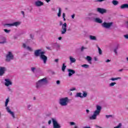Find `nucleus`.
I'll return each mask as SVG.
<instances>
[{"instance_id":"nucleus-1","label":"nucleus","mask_w":128,"mask_h":128,"mask_svg":"<svg viewBox=\"0 0 128 128\" xmlns=\"http://www.w3.org/2000/svg\"><path fill=\"white\" fill-rule=\"evenodd\" d=\"M45 54L44 52H42V50H34V54L35 56H40L41 60H42L44 64H46V60H48V57L44 55Z\"/></svg>"},{"instance_id":"nucleus-2","label":"nucleus","mask_w":128,"mask_h":128,"mask_svg":"<svg viewBox=\"0 0 128 128\" xmlns=\"http://www.w3.org/2000/svg\"><path fill=\"white\" fill-rule=\"evenodd\" d=\"M100 110H102V107L99 106H96V110L94 111V114L90 117V120H96V116L100 114Z\"/></svg>"},{"instance_id":"nucleus-3","label":"nucleus","mask_w":128,"mask_h":128,"mask_svg":"<svg viewBox=\"0 0 128 128\" xmlns=\"http://www.w3.org/2000/svg\"><path fill=\"white\" fill-rule=\"evenodd\" d=\"M59 104L62 106H68V97H66L65 98H60V100Z\"/></svg>"},{"instance_id":"nucleus-4","label":"nucleus","mask_w":128,"mask_h":128,"mask_svg":"<svg viewBox=\"0 0 128 128\" xmlns=\"http://www.w3.org/2000/svg\"><path fill=\"white\" fill-rule=\"evenodd\" d=\"M6 62H8L12 60H14V56L11 52H8V54H6Z\"/></svg>"},{"instance_id":"nucleus-5","label":"nucleus","mask_w":128,"mask_h":128,"mask_svg":"<svg viewBox=\"0 0 128 128\" xmlns=\"http://www.w3.org/2000/svg\"><path fill=\"white\" fill-rule=\"evenodd\" d=\"M8 102H10V100H9L8 98H7V99L6 100V102H5V106L6 107V110L7 112H8L9 114H10L12 115V118H14V114L12 112V111L10 110V108L7 107V106H8Z\"/></svg>"},{"instance_id":"nucleus-6","label":"nucleus","mask_w":128,"mask_h":128,"mask_svg":"<svg viewBox=\"0 0 128 128\" xmlns=\"http://www.w3.org/2000/svg\"><path fill=\"white\" fill-rule=\"evenodd\" d=\"M46 82V79L44 78L39 80L36 84V88H40V86H42V84H44V82Z\"/></svg>"},{"instance_id":"nucleus-7","label":"nucleus","mask_w":128,"mask_h":128,"mask_svg":"<svg viewBox=\"0 0 128 128\" xmlns=\"http://www.w3.org/2000/svg\"><path fill=\"white\" fill-rule=\"evenodd\" d=\"M112 22H104L102 24V26L104 28H110L112 26Z\"/></svg>"},{"instance_id":"nucleus-8","label":"nucleus","mask_w":128,"mask_h":128,"mask_svg":"<svg viewBox=\"0 0 128 128\" xmlns=\"http://www.w3.org/2000/svg\"><path fill=\"white\" fill-rule=\"evenodd\" d=\"M52 122H53V128H60V125L58 123V122L54 118H52Z\"/></svg>"},{"instance_id":"nucleus-9","label":"nucleus","mask_w":128,"mask_h":128,"mask_svg":"<svg viewBox=\"0 0 128 128\" xmlns=\"http://www.w3.org/2000/svg\"><path fill=\"white\" fill-rule=\"evenodd\" d=\"M66 32V23L64 22L62 26V30L61 31L62 34H64Z\"/></svg>"},{"instance_id":"nucleus-10","label":"nucleus","mask_w":128,"mask_h":128,"mask_svg":"<svg viewBox=\"0 0 128 128\" xmlns=\"http://www.w3.org/2000/svg\"><path fill=\"white\" fill-rule=\"evenodd\" d=\"M6 70V68L5 67H0V76H4V72Z\"/></svg>"},{"instance_id":"nucleus-11","label":"nucleus","mask_w":128,"mask_h":128,"mask_svg":"<svg viewBox=\"0 0 128 128\" xmlns=\"http://www.w3.org/2000/svg\"><path fill=\"white\" fill-rule=\"evenodd\" d=\"M20 24V22H14L13 24H6L5 26H19Z\"/></svg>"},{"instance_id":"nucleus-12","label":"nucleus","mask_w":128,"mask_h":128,"mask_svg":"<svg viewBox=\"0 0 128 128\" xmlns=\"http://www.w3.org/2000/svg\"><path fill=\"white\" fill-rule=\"evenodd\" d=\"M97 12H100V14H106V10L104 8H98Z\"/></svg>"},{"instance_id":"nucleus-13","label":"nucleus","mask_w":128,"mask_h":128,"mask_svg":"<svg viewBox=\"0 0 128 128\" xmlns=\"http://www.w3.org/2000/svg\"><path fill=\"white\" fill-rule=\"evenodd\" d=\"M68 76H72L74 74H76V71L72 69H68Z\"/></svg>"},{"instance_id":"nucleus-14","label":"nucleus","mask_w":128,"mask_h":128,"mask_svg":"<svg viewBox=\"0 0 128 128\" xmlns=\"http://www.w3.org/2000/svg\"><path fill=\"white\" fill-rule=\"evenodd\" d=\"M5 86H10L12 85V83L8 79H5Z\"/></svg>"},{"instance_id":"nucleus-15","label":"nucleus","mask_w":128,"mask_h":128,"mask_svg":"<svg viewBox=\"0 0 128 128\" xmlns=\"http://www.w3.org/2000/svg\"><path fill=\"white\" fill-rule=\"evenodd\" d=\"M43 4H44V2L40 0H38L35 2V6H40Z\"/></svg>"},{"instance_id":"nucleus-16","label":"nucleus","mask_w":128,"mask_h":128,"mask_svg":"<svg viewBox=\"0 0 128 128\" xmlns=\"http://www.w3.org/2000/svg\"><path fill=\"white\" fill-rule=\"evenodd\" d=\"M120 8L122 10H124V8H128V4H124L120 6Z\"/></svg>"},{"instance_id":"nucleus-17","label":"nucleus","mask_w":128,"mask_h":128,"mask_svg":"<svg viewBox=\"0 0 128 128\" xmlns=\"http://www.w3.org/2000/svg\"><path fill=\"white\" fill-rule=\"evenodd\" d=\"M6 38H0V44H6Z\"/></svg>"},{"instance_id":"nucleus-18","label":"nucleus","mask_w":128,"mask_h":128,"mask_svg":"<svg viewBox=\"0 0 128 128\" xmlns=\"http://www.w3.org/2000/svg\"><path fill=\"white\" fill-rule=\"evenodd\" d=\"M89 38L91 40H96V37L92 35H90Z\"/></svg>"},{"instance_id":"nucleus-19","label":"nucleus","mask_w":128,"mask_h":128,"mask_svg":"<svg viewBox=\"0 0 128 128\" xmlns=\"http://www.w3.org/2000/svg\"><path fill=\"white\" fill-rule=\"evenodd\" d=\"M95 22H98V24H102V20L100 19V18H96L95 19Z\"/></svg>"},{"instance_id":"nucleus-20","label":"nucleus","mask_w":128,"mask_h":128,"mask_svg":"<svg viewBox=\"0 0 128 128\" xmlns=\"http://www.w3.org/2000/svg\"><path fill=\"white\" fill-rule=\"evenodd\" d=\"M70 62L72 64L74 63V62H76V58H74L72 56H70Z\"/></svg>"},{"instance_id":"nucleus-21","label":"nucleus","mask_w":128,"mask_h":128,"mask_svg":"<svg viewBox=\"0 0 128 128\" xmlns=\"http://www.w3.org/2000/svg\"><path fill=\"white\" fill-rule=\"evenodd\" d=\"M86 60H88V62H89V64H92V57L90 56H86Z\"/></svg>"},{"instance_id":"nucleus-22","label":"nucleus","mask_w":128,"mask_h":128,"mask_svg":"<svg viewBox=\"0 0 128 128\" xmlns=\"http://www.w3.org/2000/svg\"><path fill=\"white\" fill-rule=\"evenodd\" d=\"M62 16V9L60 8H58V16L60 18Z\"/></svg>"},{"instance_id":"nucleus-23","label":"nucleus","mask_w":128,"mask_h":128,"mask_svg":"<svg viewBox=\"0 0 128 128\" xmlns=\"http://www.w3.org/2000/svg\"><path fill=\"white\" fill-rule=\"evenodd\" d=\"M66 66H65L64 64H63L62 68V71L64 72V70H66Z\"/></svg>"},{"instance_id":"nucleus-24","label":"nucleus","mask_w":128,"mask_h":128,"mask_svg":"<svg viewBox=\"0 0 128 128\" xmlns=\"http://www.w3.org/2000/svg\"><path fill=\"white\" fill-rule=\"evenodd\" d=\"M112 4H114V6H116L117 4H118V2L117 0H114L112 2Z\"/></svg>"},{"instance_id":"nucleus-25","label":"nucleus","mask_w":128,"mask_h":128,"mask_svg":"<svg viewBox=\"0 0 128 128\" xmlns=\"http://www.w3.org/2000/svg\"><path fill=\"white\" fill-rule=\"evenodd\" d=\"M120 80V78H111L110 80Z\"/></svg>"},{"instance_id":"nucleus-26","label":"nucleus","mask_w":128,"mask_h":128,"mask_svg":"<svg viewBox=\"0 0 128 128\" xmlns=\"http://www.w3.org/2000/svg\"><path fill=\"white\" fill-rule=\"evenodd\" d=\"M98 52L100 54H102V50L100 48V47H98Z\"/></svg>"},{"instance_id":"nucleus-27","label":"nucleus","mask_w":128,"mask_h":128,"mask_svg":"<svg viewBox=\"0 0 128 128\" xmlns=\"http://www.w3.org/2000/svg\"><path fill=\"white\" fill-rule=\"evenodd\" d=\"M82 68H88V65L86 64H84L82 65Z\"/></svg>"},{"instance_id":"nucleus-28","label":"nucleus","mask_w":128,"mask_h":128,"mask_svg":"<svg viewBox=\"0 0 128 128\" xmlns=\"http://www.w3.org/2000/svg\"><path fill=\"white\" fill-rule=\"evenodd\" d=\"M118 47H116L114 49V52H115V54H118Z\"/></svg>"},{"instance_id":"nucleus-29","label":"nucleus","mask_w":128,"mask_h":128,"mask_svg":"<svg viewBox=\"0 0 128 128\" xmlns=\"http://www.w3.org/2000/svg\"><path fill=\"white\" fill-rule=\"evenodd\" d=\"M76 96L79 98H82V93H77Z\"/></svg>"},{"instance_id":"nucleus-30","label":"nucleus","mask_w":128,"mask_h":128,"mask_svg":"<svg viewBox=\"0 0 128 128\" xmlns=\"http://www.w3.org/2000/svg\"><path fill=\"white\" fill-rule=\"evenodd\" d=\"M114 84H116V82H111L110 84V86H114Z\"/></svg>"},{"instance_id":"nucleus-31","label":"nucleus","mask_w":128,"mask_h":128,"mask_svg":"<svg viewBox=\"0 0 128 128\" xmlns=\"http://www.w3.org/2000/svg\"><path fill=\"white\" fill-rule=\"evenodd\" d=\"M27 50H30V52H32V48L30 46H27L26 47Z\"/></svg>"},{"instance_id":"nucleus-32","label":"nucleus","mask_w":128,"mask_h":128,"mask_svg":"<svg viewBox=\"0 0 128 128\" xmlns=\"http://www.w3.org/2000/svg\"><path fill=\"white\" fill-rule=\"evenodd\" d=\"M121 127H122V123H120L118 126L114 127V128H120Z\"/></svg>"},{"instance_id":"nucleus-33","label":"nucleus","mask_w":128,"mask_h":128,"mask_svg":"<svg viewBox=\"0 0 128 128\" xmlns=\"http://www.w3.org/2000/svg\"><path fill=\"white\" fill-rule=\"evenodd\" d=\"M4 32H6V34H8V32H10V30H8V29H4Z\"/></svg>"},{"instance_id":"nucleus-34","label":"nucleus","mask_w":128,"mask_h":128,"mask_svg":"<svg viewBox=\"0 0 128 128\" xmlns=\"http://www.w3.org/2000/svg\"><path fill=\"white\" fill-rule=\"evenodd\" d=\"M86 96H88V94H86V92H84L83 94V96L84 98H86Z\"/></svg>"},{"instance_id":"nucleus-35","label":"nucleus","mask_w":128,"mask_h":128,"mask_svg":"<svg viewBox=\"0 0 128 128\" xmlns=\"http://www.w3.org/2000/svg\"><path fill=\"white\" fill-rule=\"evenodd\" d=\"M112 115H106V118H112Z\"/></svg>"},{"instance_id":"nucleus-36","label":"nucleus","mask_w":128,"mask_h":128,"mask_svg":"<svg viewBox=\"0 0 128 128\" xmlns=\"http://www.w3.org/2000/svg\"><path fill=\"white\" fill-rule=\"evenodd\" d=\"M104 0H96V2H104Z\"/></svg>"},{"instance_id":"nucleus-37","label":"nucleus","mask_w":128,"mask_h":128,"mask_svg":"<svg viewBox=\"0 0 128 128\" xmlns=\"http://www.w3.org/2000/svg\"><path fill=\"white\" fill-rule=\"evenodd\" d=\"M70 126H74V125L76 124V123L74 122H70Z\"/></svg>"},{"instance_id":"nucleus-38","label":"nucleus","mask_w":128,"mask_h":128,"mask_svg":"<svg viewBox=\"0 0 128 128\" xmlns=\"http://www.w3.org/2000/svg\"><path fill=\"white\" fill-rule=\"evenodd\" d=\"M32 70L33 72H34V70H36V68H32Z\"/></svg>"},{"instance_id":"nucleus-39","label":"nucleus","mask_w":128,"mask_h":128,"mask_svg":"<svg viewBox=\"0 0 128 128\" xmlns=\"http://www.w3.org/2000/svg\"><path fill=\"white\" fill-rule=\"evenodd\" d=\"M124 37L126 38L127 40H128V35L126 34V35H124Z\"/></svg>"},{"instance_id":"nucleus-40","label":"nucleus","mask_w":128,"mask_h":128,"mask_svg":"<svg viewBox=\"0 0 128 128\" xmlns=\"http://www.w3.org/2000/svg\"><path fill=\"white\" fill-rule=\"evenodd\" d=\"M22 46L24 48H26V45L25 44H24Z\"/></svg>"},{"instance_id":"nucleus-41","label":"nucleus","mask_w":128,"mask_h":128,"mask_svg":"<svg viewBox=\"0 0 128 128\" xmlns=\"http://www.w3.org/2000/svg\"><path fill=\"white\" fill-rule=\"evenodd\" d=\"M56 84H60V80H57L56 81Z\"/></svg>"},{"instance_id":"nucleus-42","label":"nucleus","mask_w":128,"mask_h":128,"mask_svg":"<svg viewBox=\"0 0 128 128\" xmlns=\"http://www.w3.org/2000/svg\"><path fill=\"white\" fill-rule=\"evenodd\" d=\"M70 90L71 92H72V90H76V88H71V89H70Z\"/></svg>"},{"instance_id":"nucleus-43","label":"nucleus","mask_w":128,"mask_h":128,"mask_svg":"<svg viewBox=\"0 0 128 128\" xmlns=\"http://www.w3.org/2000/svg\"><path fill=\"white\" fill-rule=\"evenodd\" d=\"M21 13L24 16V11H22Z\"/></svg>"},{"instance_id":"nucleus-44","label":"nucleus","mask_w":128,"mask_h":128,"mask_svg":"<svg viewBox=\"0 0 128 128\" xmlns=\"http://www.w3.org/2000/svg\"><path fill=\"white\" fill-rule=\"evenodd\" d=\"M54 62H58V59H55Z\"/></svg>"},{"instance_id":"nucleus-45","label":"nucleus","mask_w":128,"mask_h":128,"mask_svg":"<svg viewBox=\"0 0 128 128\" xmlns=\"http://www.w3.org/2000/svg\"><path fill=\"white\" fill-rule=\"evenodd\" d=\"M84 47L82 46L81 48V52H82L84 50Z\"/></svg>"},{"instance_id":"nucleus-46","label":"nucleus","mask_w":128,"mask_h":128,"mask_svg":"<svg viewBox=\"0 0 128 128\" xmlns=\"http://www.w3.org/2000/svg\"><path fill=\"white\" fill-rule=\"evenodd\" d=\"M62 16H63V18H64V16H66V14L64 13H63Z\"/></svg>"},{"instance_id":"nucleus-47","label":"nucleus","mask_w":128,"mask_h":128,"mask_svg":"<svg viewBox=\"0 0 128 128\" xmlns=\"http://www.w3.org/2000/svg\"><path fill=\"white\" fill-rule=\"evenodd\" d=\"M48 124H52V120H50L48 122Z\"/></svg>"},{"instance_id":"nucleus-48","label":"nucleus","mask_w":128,"mask_h":128,"mask_svg":"<svg viewBox=\"0 0 128 128\" xmlns=\"http://www.w3.org/2000/svg\"><path fill=\"white\" fill-rule=\"evenodd\" d=\"M94 60L96 62L98 60V58H96V57L94 58Z\"/></svg>"},{"instance_id":"nucleus-49","label":"nucleus","mask_w":128,"mask_h":128,"mask_svg":"<svg viewBox=\"0 0 128 128\" xmlns=\"http://www.w3.org/2000/svg\"><path fill=\"white\" fill-rule=\"evenodd\" d=\"M106 62H110V60L108 59Z\"/></svg>"},{"instance_id":"nucleus-50","label":"nucleus","mask_w":128,"mask_h":128,"mask_svg":"<svg viewBox=\"0 0 128 128\" xmlns=\"http://www.w3.org/2000/svg\"><path fill=\"white\" fill-rule=\"evenodd\" d=\"M74 14H72V18H74Z\"/></svg>"},{"instance_id":"nucleus-51","label":"nucleus","mask_w":128,"mask_h":128,"mask_svg":"<svg viewBox=\"0 0 128 128\" xmlns=\"http://www.w3.org/2000/svg\"><path fill=\"white\" fill-rule=\"evenodd\" d=\"M124 70V69H120L118 70V72H122Z\"/></svg>"},{"instance_id":"nucleus-52","label":"nucleus","mask_w":128,"mask_h":128,"mask_svg":"<svg viewBox=\"0 0 128 128\" xmlns=\"http://www.w3.org/2000/svg\"><path fill=\"white\" fill-rule=\"evenodd\" d=\"M86 112H87L88 114V112H90V110H86Z\"/></svg>"},{"instance_id":"nucleus-53","label":"nucleus","mask_w":128,"mask_h":128,"mask_svg":"<svg viewBox=\"0 0 128 128\" xmlns=\"http://www.w3.org/2000/svg\"><path fill=\"white\" fill-rule=\"evenodd\" d=\"M46 2H50V0H46Z\"/></svg>"},{"instance_id":"nucleus-54","label":"nucleus","mask_w":128,"mask_h":128,"mask_svg":"<svg viewBox=\"0 0 128 128\" xmlns=\"http://www.w3.org/2000/svg\"><path fill=\"white\" fill-rule=\"evenodd\" d=\"M58 39L59 40H62V37H59L58 38Z\"/></svg>"},{"instance_id":"nucleus-55","label":"nucleus","mask_w":128,"mask_h":128,"mask_svg":"<svg viewBox=\"0 0 128 128\" xmlns=\"http://www.w3.org/2000/svg\"><path fill=\"white\" fill-rule=\"evenodd\" d=\"M84 128H90V126H85Z\"/></svg>"},{"instance_id":"nucleus-56","label":"nucleus","mask_w":128,"mask_h":128,"mask_svg":"<svg viewBox=\"0 0 128 128\" xmlns=\"http://www.w3.org/2000/svg\"><path fill=\"white\" fill-rule=\"evenodd\" d=\"M64 20H66V18H64Z\"/></svg>"},{"instance_id":"nucleus-57","label":"nucleus","mask_w":128,"mask_h":128,"mask_svg":"<svg viewBox=\"0 0 128 128\" xmlns=\"http://www.w3.org/2000/svg\"><path fill=\"white\" fill-rule=\"evenodd\" d=\"M42 128H46V127H44V126H43Z\"/></svg>"},{"instance_id":"nucleus-58","label":"nucleus","mask_w":128,"mask_h":128,"mask_svg":"<svg viewBox=\"0 0 128 128\" xmlns=\"http://www.w3.org/2000/svg\"><path fill=\"white\" fill-rule=\"evenodd\" d=\"M30 106L29 105V106H28V108H30Z\"/></svg>"},{"instance_id":"nucleus-59","label":"nucleus","mask_w":128,"mask_h":128,"mask_svg":"<svg viewBox=\"0 0 128 128\" xmlns=\"http://www.w3.org/2000/svg\"><path fill=\"white\" fill-rule=\"evenodd\" d=\"M127 60H128V58H126Z\"/></svg>"},{"instance_id":"nucleus-60","label":"nucleus","mask_w":128,"mask_h":128,"mask_svg":"<svg viewBox=\"0 0 128 128\" xmlns=\"http://www.w3.org/2000/svg\"><path fill=\"white\" fill-rule=\"evenodd\" d=\"M34 100H36V97H34Z\"/></svg>"},{"instance_id":"nucleus-61","label":"nucleus","mask_w":128,"mask_h":128,"mask_svg":"<svg viewBox=\"0 0 128 128\" xmlns=\"http://www.w3.org/2000/svg\"><path fill=\"white\" fill-rule=\"evenodd\" d=\"M60 24H62V22H60Z\"/></svg>"}]
</instances>
